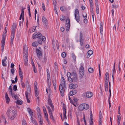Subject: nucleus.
<instances>
[{"instance_id": "f257e3e1", "label": "nucleus", "mask_w": 125, "mask_h": 125, "mask_svg": "<svg viewBox=\"0 0 125 125\" xmlns=\"http://www.w3.org/2000/svg\"><path fill=\"white\" fill-rule=\"evenodd\" d=\"M6 114L9 119L13 120L16 115V111L14 107L12 106L10 107L7 111Z\"/></svg>"}, {"instance_id": "f03ea898", "label": "nucleus", "mask_w": 125, "mask_h": 125, "mask_svg": "<svg viewBox=\"0 0 125 125\" xmlns=\"http://www.w3.org/2000/svg\"><path fill=\"white\" fill-rule=\"evenodd\" d=\"M6 27H5V33H4V32L3 33L2 36V39L1 42V50L2 51L4 50V46L5 42V37L6 35Z\"/></svg>"}, {"instance_id": "7ed1b4c3", "label": "nucleus", "mask_w": 125, "mask_h": 125, "mask_svg": "<svg viewBox=\"0 0 125 125\" xmlns=\"http://www.w3.org/2000/svg\"><path fill=\"white\" fill-rule=\"evenodd\" d=\"M109 81V73H106L105 74L104 77V86L105 91L106 92H107V91L108 85Z\"/></svg>"}, {"instance_id": "20e7f679", "label": "nucleus", "mask_w": 125, "mask_h": 125, "mask_svg": "<svg viewBox=\"0 0 125 125\" xmlns=\"http://www.w3.org/2000/svg\"><path fill=\"white\" fill-rule=\"evenodd\" d=\"M27 111L31 116V122L35 125H38L36 120L32 117L33 112L30 108H27Z\"/></svg>"}, {"instance_id": "39448f33", "label": "nucleus", "mask_w": 125, "mask_h": 125, "mask_svg": "<svg viewBox=\"0 0 125 125\" xmlns=\"http://www.w3.org/2000/svg\"><path fill=\"white\" fill-rule=\"evenodd\" d=\"M89 108V105L85 103L80 104L78 107V109L80 111H82L84 109L87 110Z\"/></svg>"}, {"instance_id": "423d86ee", "label": "nucleus", "mask_w": 125, "mask_h": 125, "mask_svg": "<svg viewBox=\"0 0 125 125\" xmlns=\"http://www.w3.org/2000/svg\"><path fill=\"white\" fill-rule=\"evenodd\" d=\"M84 72V70L83 65L82 64L81 65V67L79 69V78L82 79L83 76Z\"/></svg>"}, {"instance_id": "0eeeda50", "label": "nucleus", "mask_w": 125, "mask_h": 125, "mask_svg": "<svg viewBox=\"0 0 125 125\" xmlns=\"http://www.w3.org/2000/svg\"><path fill=\"white\" fill-rule=\"evenodd\" d=\"M75 17L77 22H78L80 21L79 11L77 9H76L74 13Z\"/></svg>"}, {"instance_id": "6e6552de", "label": "nucleus", "mask_w": 125, "mask_h": 125, "mask_svg": "<svg viewBox=\"0 0 125 125\" xmlns=\"http://www.w3.org/2000/svg\"><path fill=\"white\" fill-rule=\"evenodd\" d=\"M70 27V21L69 19H67L66 22V29L67 31H68Z\"/></svg>"}, {"instance_id": "1a4fd4ad", "label": "nucleus", "mask_w": 125, "mask_h": 125, "mask_svg": "<svg viewBox=\"0 0 125 125\" xmlns=\"http://www.w3.org/2000/svg\"><path fill=\"white\" fill-rule=\"evenodd\" d=\"M60 84H61L63 86L64 89L66 88V82L65 80L63 77H62L61 83Z\"/></svg>"}, {"instance_id": "9d476101", "label": "nucleus", "mask_w": 125, "mask_h": 125, "mask_svg": "<svg viewBox=\"0 0 125 125\" xmlns=\"http://www.w3.org/2000/svg\"><path fill=\"white\" fill-rule=\"evenodd\" d=\"M30 87H28L27 89V90L26 91L25 93V95L26 96L27 101L28 103H29L30 102V100L29 99L28 96V94L30 92Z\"/></svg>"}, {"instance_id": "9b49d317", "label": "nucleus", "mask_w": 125, "mask_h": 125, "mask_svg": "<svg viewBox=\"0 0 125 125\" xmlns=\"http://www.w3.org/2000/svg\"><path fill=\"white\" fill-rule=\"evenodd\" d=\"M42 34L40 33H37L36 32H35L32 35V38L33 39H35L37 38L41 37Z\"/></svg>"}, {"instance_id": "f8f14e48", "label": "nucleus", "mask_w": 125, "mask_h": 125, "mask_svg": "<svg viewBox=\"0 0 125 125\" xmlns=\"http://www.w3.org/2000/svg\"><path fill=\"white\" fill-rule=\"evenodd\" d=\"M82 31H81L80 32V44L82 46L83 44V35L82 34Z\"/></svg>"}, {"instance_id": "ddd939ff", "label": "nucleus", "mask_w": 125, "mask_h": 125, "mask_svg": "<svg viewBox=\"0 0 125 125\" xmlns=\"http://www.w3.org/2000/svg\"><path fill=\"white\" fill-rule=\"evenodd\" d=\"M23 54L24 55L28 54V48L26 45H24L23 48Z\"/></svg>"}, {"instance_id": "4468645a", "label": "nucleus", "mask_w": 125, "mask_h": 125, "mask_svg": "<svg viewBox=\"0 0 125 125\" xmlns=\"http://www.w3.org/2000/svg\"><path fill=\"white\" fill-rule=\"evenodd\" d=\"M71 77L74 81H76L77 80V74L75 72H73L72 73Z\"/></svg>"}, {"instance_id": "2eb2a0df", "label": "nucleus", "mask_w": 125, "mask_h": 125, "mask_svg": "<svg viewBox=\"0 0 125 125\" xmlns=\"http://www.w3.org/2000/svg\"><path fill=\"white\" fill-rule=\"evenodd\" d=\"M38 119L40 125H42V118L41 115H38Z\"/></svg>"}, {"instance_id": "dca6fc26", "label": "nucleus", "mask_w": 125, "mask_h": 125, "mask_svg": "<svg viewBox=\"0 0 125 125\" xmlns=\"http://www.w3.org/2000/svg\"><path fill=\"white\" fill-rule=\"evenodd\" d=\"M16 25L15 23L13 24L12 28L11 34H15V30L16 28Z\"/></svg>"}, {"instance_id": "f3484780", "label": "nucleus", "mask_w": 125, "mask_h": 125, "mask_svg": "<svg viewBox=\"0 0 125 125\" xmlns=\"http://www.w3.org/2000/svg\"><path fill=\"white\" fill-rule=\"evenodd\" d=\"M103 23L102 22H101L100 25L99 29L100 31L101 34L102 35V32L103 30Z\"/></svg>"}, {"instance_id": "a211bd4d", "label": "nucleus", "mask_w": 125, "mask_h": 125, "mask_svg": "<svg viewBox=\"0 0 125 125\" xmlns=\"http://www.w3.org/2000/svg\"><path fill=\"white\" fill-rule=\"evenodd\" d=\"M77 85L76 84H73L72 83L70 84L69 85V88L70 89H75L77 88Z\"/></svg>"}, {"instance_id": "6ab92c4d", "label": "nucleus", "mask_w": 125, "mask_h": 125, "mask_svg": "<svg viewBox=\"0 0 125 125\" xmlns=\"http://www.w3.org/2000/svg\"><path fill=\"white\" fill-rule=\"evenodd\" d=\"M48 103L51 106L52 108V111H53L54 110V108L53 105H52V101L49 98L48 101Z\"/></svg>"}, {"instance_id": "aec40b11", "label": "nucleus", "mask_w": 125, "mask_h": 125, "mask_svg": "<svg viewBox=\"0 0 125 125\" xmlns=\"http://www.w3.org/2000/svg\"><path fill=\"white\" fill-rule=\"evenodd\" d=\"M36 53L37 55H42V49L39 47V49H36Z\"/></svg>"}, {"instance_id": "412c9836", "label": "nucleus", "mask_w": 125, "mask_h": 125, "mask_svg": "<svg viewBox=\"0 0 125 125\" xmlns=\"http://www.w3.org/2000/svg\"><path fill=\"white\" fill-rule=\"evenodd\" d=\"M55 44H56L57 49H58L59 47L58 45V41L56 40L55 42L54 40H53L52 41V45L53 47L55 46Z\"/></svg>"}, {"instance_id": "4be33fe9", "label": "nucleus", "mask_w": 125, "mask_h": 125, "mask_svg": "<svg viewBox=\"0 0 125 125\" xmlns=\"http://www.w3.org/2000/svg\"><path fill=\"white\" fill-rule=\"evenodd\" d=\"M102 118V113L101 111L99 113V125H102L101 118Z\"/></svg>"}, {"instance_id": "5701e85b", "label": "nucleus", "mask_w": 125, "mask_h": 125, "mask_svg": "<svg viewBox=\"0 0 125 125\" xmlns=\"http://www.w3.org/2000/svg\"><path fill=\"white\" fill-rule=\"evenodd\" d=\"M5 97L6 100V102L7 103H9L10 100L9 97H8V94L7 93H5Z\"/></svg>"}, {"instance_id": "b1692460", "label": "nucleus", "mask_w": 125, "mask_h": 125, "mask_svg": "<svg viewBox=\"0 0 125 125\" xmlns=\"http://www.w3.org/2000/svg\"><path fill=\"white\" fill-rule=\"evenodd\" d=\"M93 93L91 92H87L86 93V97L87 98L91 97L93 96Z\"/></svg>"}, {"instance_id": "393cba45", "label": "nucleus", "mask_w": 125, "mask_h": 125, "mask_svg": "<svg viewBox=\"0 0 125 125\" xmlns=\"http://www.w3.org/2000/svg\"><path fill=\"white\" fill-rule=\"evenodd\" d=\"M24 65L25 66L27 65L28 61V56L27 55L25 56L24 57Z\"/></svg>"}, {"instance_id": "a878e982", "label": "nucleus", "mask_w": 125, "mask_h": 125, "mask_svg": "<svg viewBox=\"0 0 125 125\" xmlns=\"http://www.w3.org/2000/svg\"><path fill=\"white\" fill-rule=\"evenodd\" d=\"M77 92V91L76 90H74L72 91H71L69 93V94L71 96H73Z\"/></svg>"}, {"instance_id": "bb28decb", "label": "nucleus", "mask_w": 125, "mask_h": 125, "mask_svg": "<svg viewBox=\"0 0 125 125\" xmlns=\"http://www.w3.org/2000/svg\"><path fill=\"white\" fill-rule=\"evenodd\" d=\"M42 19L43 23H44L45 25H46L47 24V21L46 18L43 16L42 17Z\"/></svg>"}, {"instance_id": "cd10ccee", "label": "nucleus", "mask_w": 125, "mask_h": 125, "mask_svg": "<svg viewBox=\"0 0 125 125\" xmlns=\"http://www.w3.org/2000/svg\"><path fill=\"white\" fill-rule=\"evenodd\" d=\"M10 95H11L12 98H15V99L17 100L18 99V96L16 94H14L13 93H12Z\"/></svg>"}, {"instance_id": "c85d7f7f", "label": "nucleus", "mask_w": 125, "mask_h": 125, "mask_svg": "<svg viewBox=\"0 0 125 125\" xmlns=\"http://www.w3.org/2000/svg\"><path fill=\"white\" fill-rule=\"evenodd\" d=\"M34 89L35 90V95L36 97H37L39 94V92L38 91V89L35 87Z\"/></svg>"}, {"instance_id": "c756f323", "label": "nucleus", "mask_w": 125, "mask_h": 125, "mask_svg": "<svg viewBox=\"0 0 125 125\" xmlns=\"http://www.w3.org/2000/svg\"><path fill=\"white\" fill-rule=\"evenodd\" d=\"M24 10L22 9H21V14L20 17V20H21V17L22 16V19L23 20V16H24Z\"/></svg>"}, {"instance_id": "7c9ffc66", "label": "nucleus", "mask_w": 125, "mask_h": 125, "mask_svg": "<svg viewBox=\"0 0 125 125\" xmlns=\"http://www.w3.org/2000/svg\"><path fill=\"white\" fill-rule=\"evenodd\" d=\"M44 116H45V117L46 118V119L47 121L48 122V124H49L50 122L49 121V120H48V114L47 113V112H44Z\"/></svg>"}, {"instance_id": "2f4dec72", "label": "nucleus", "mask_w": 125, "mask_h": 125, "mask_svg": "<svg viewBox=\"0 0 125 125\" xmlns=\"http://www.w3.org/2000/svg\"><path fill=\"white\" fill-rule=\"evenodd\" d=\"M54 1L53 0V4H54V11H55V13H56L57 14V15H58L56 9V1H55V0H54Z\"/></svg>"}, {"instance_id": "473e14b6", "label": "nucleus", "mask_w": 125, "mask_h": 125, "mask_svg": "<svg viewBox=\"0 0 125 125\" xmlns=\"http://www.w3.org/2000/svg\"><path fill=\"white\" fill-rule=\"evenodd\" d=\"M50 86H48V88L46 89V92L47 93H48V91H49V93H51V90L50 88Z\"/></svg>"}, {"instance_id": "72a5a7b5", "label": "nucleus", "mask_w": 125, "mask_h": 125, "mask_svg": "<svg viewBox=\"0 0 125 125\" xmlns=\"http://www.w3.org/2000/svg\"><path fill=\"white\" fill-rule=\"evenodd\" d=\"M96 13L97 14H98L99 13V12L98 6V5L96 4Z\"/></svg>"}, {"instance_id": "f704fd0d", "label": "nucleus", "mask_w": 125, "mask_h": 125, "mask_svg": "<svg viewBox=\"0 0 125 125\" xmlns=\"http://www.w3.org/2000/svg\"><path fill=\"white\" fill-rule=\"evenodd\" d=\"M9 92H10V94H12L13 93L12 92V88L11 87V85H10L8 89Z\"/></svg>"}, {"instance_id": "c9c22d12", "label": "nucleus", "mask_w": 125, "mask_h": 125, "mask_svg": "<svg viewBox=\"0 0 125 125\" xmlns=\"http://www.w3.org/2000/svg\"><path fill=\"white\" fill-rule=\"evenodd\" d=\"M32 68L33 70L35 73H36L37 72V70H36L35 68V66L34 64H32Z\"/></svg>"}, {"instance_id": "e433bc0d", "label": "nucleus", "mask_w": 125, "mask_h": 125, "mask_svg": "<svg viewBox=\"0 0 125 125\" xmlns=\"http://www.w3.org/2000/svg\"><path fill=\"white\" fill-rule=\"evenodd\" d=\"M16 103L18 104H22V101L18 100L16 101Z\"/></svg>"}, {"instance_id": "4c0bfd02", "label": "nucleus", "mask_w": 125, "mask_h": 125, "mask_svg": "<svg viewBox=\"0 0 125 125\" xmlns=\"http://www.w3.org/2000/svg\"><path fill=\"white\" fill-rule=\"evenodd\" d=\"M63 86L61 84H60L59 89L60 92L63 91Z\"/></svg>"}, {"instance_id": "58836bf2", "label": "nucleus", "mask_w": 125, "mask_h": 125, "mask_svg": "<svg viewBox=\"0 0 125 125\" xmlns=\"http://www.w3.org/2000/svg\"><path fill=\"white\" fill-rule=\"evenodd\" d=\"M88 71L90 73H92L93 72L94 70L92 68L90 67L88 69Z\"/></svg>"}, {"instance_id": "ea45409f", "label": "nucleus", "mask_w": 125, "mask_h": 125, "mask_svg": "<svg viewBox=\"0 0 125 125\" xmlns=\"http://www.w3.org/2000/svg\"><path fill=\"white\" fill-rule=\"evenodd\" d=\"M66 109H65L63 112V117L64 118H66Z\"/></svg>"}, {"instance_id": "a19ab883", "label": "nucleus", "mask_w": 125, "mask_h": 125, "mask_svg": "<svg viewBox=\"0 0 125 125\" xmlns=\"http://www.w3.org/2000/svg\"><path fill=\"white\" fill-rule=\"evenodd\" d=\"M46 106L47 108L48 111L49 112V113H52V111L49 107L47 105H46Z\"/></svg>"}, {"instance_id": "79ce46f5", "label": "nucleus", "mask_w": 125, "mask_h": 125, "mask_svg": "<svg viewBox=\"0 0 125 125\" xmlns=\"http://www.w3.org/2000/svg\"><path fill=\"white\" fill-rule=\"evenodd\" d=\"M87 53L88 55H92L93 54V52L92 50H89L88 52Z\"/></svg>"}, {"instance_id": "37998d69", "label": "nucleus", "mask_w": 125, "mask_h": 125, "mask_svg": "<svg viewBox=\"0 0 125 125\" xmlns=\"http://www.w3.org/2000/svg\"><path fill=\"white\" fill-rule=\"evenodd\" d=\"M68 80L70 82H73V78H72V77H68Z\"/></svg>"}, {"instance_id": "c03bdc74", "label": "nucleus", "mask_w": 125, "mask_h": 125, "mask_svg": "<svg viewBox=\"0 0 125 125\" xmlns=\"http://www.w3.org/2000/svg\"><path fill=\"white\" fill-rule=\"evenodd\" d=\"M38 42L39 43L41 44L42 43V42L41 37H39L38 39Z\"/></svg>"}, {"instance_id": "a18cd8bd", "label": "nucleus", "mask_w": 125, "mask_h": 125, "mask_svg": "<svg viewBox=\"0 0 125 125\" xmlns=\"http://www.w3.org/2000/svg\"><path fill=\"white\" fill-rule=\"evenodd\" d=\"M41 40H42L43 42H45V38L44 36H41Z\"/></svg>"}, {"instance_id": "49530a36", "label": "nucleus", "mask_w": 125, "mask_h": 125, "mask_svg": "<svg viewBox=\"0 0 125 125\" xmlns=\"http://www.w3.org/2000/svg\"><path fill=\"white\" fill-rule=\"evenodd\" d=\"M32 45L34 47L36 46L37 45V42H33L32 44Z\"/></svg>"}, {"instance_id": "de8ad7c7", "label": "nucleus", "mask_w": 125, "mask_h": 125, "mask_svg": "<svg viewBox=\"0 0 125 125\" xmlns=\"http://www.w3.org/2000/svg\"><path fill=\"white\" fill-rule=\"evenodd\" d=\"M72 73L69 72H68L67 73V76L68 77H71Z\"/></svg>"}, {"instance_id": "09e8293b", "label": "nucleus", "mask_w": 125, "mask_h": 125, "mask_svg": "<svg viewBox=\"0 0 125 125\" xmlns=\"http://www.w3.org/2000/svg\"><path fill=\"white\" fill-rule=\"evenodd\" d=\"M76 125H80L79 119L77 117V123Z\"/></svg>"}, {"instance_id": "8fccbe9b", "label": "nucleus", "mask_w": 125, "mask_h": 125, "mask_svg": "<svg viewBox=\"0 0 125 125\" xmlns=\"http://www.w3.org/2000/svg\"><path fill=\"white\" fill-rule=\"evenodd\" d=\"M117 121L120 122L121 120V116L120 115H118L117 116Z\"/></svg>"}, {"instance_id": "3c124183", "label": "nucleus", "mask_w": 125, "mask_h": 125, "mask_svg": "<svg viewBox=\"0 0 125 125\" xmlns=\"http://www.w3.org/2000/svg\"><path fill=\"white\" fill-rule=\"evenodd\" d=\"M23 73L22 71L19 72V75L20 78L23 77Z\"/></svg>"}, {"instance_id": "603ef678", "label": "nucleus", "mask_w": 125, "mask_h": 125, "mask_svg": "<svg viewBox=\"0 0 125 125\" xmlns=\"http://www.w3.org/2000/svg\"><path fill=\"white\" fill-rule=\"evenodd\" d=\"M14 34H11L10 37V40H13L14 38Z\"/></svg>"}, {"instance_id": "864d4df0", "label": "nucleus", "mask_w": 125, "mask_h": 125, "mask_svg": "<svg viewBox=\"0 0 125 125\" xmlns=\"http://www.w3.org/2000/svg\"><path fill=\"white\" fill-rule=\"evenodd\" d=\"M49 114L51 118L52 119V120H54L52 113H49Z\"/></svg>"}, {"instance_id": "5fc2aeb1", "label": "nucleus", "mask_w": 125, "mask_h": 125, "mask_svg": "<svg viewBox=\"0 0 125 125\" xmlns=\"http://www.w3.org/2000/svg\"><path fill=\"white\" fill-rule=\"evenodd\" d=\"M22 125L27 124L25 120L24 119H23L22 121Z\"/></svg>"}, {"instance_id": "6e6d98bb", "label": "nucleus", "mask_w": 125, "mask_h": 125, "mask_svg": "<svg viewBox=\"0 0 125 125\" xmlns=\"http://www.w3.org/2000/svg\"><path fill=\"white\" fill-rule=\"evenodd\" d=\"M90 125H93V119H90V121L89 122Z\"/></svg>"}, {"instance_id": "4d7b16f0", "label": "nucleus", "mask_w": 125, "mask_h": 125, "mask_svg": "<svg viewBox=\"0 0 125 125\" xmlns=\"http://www.w3.org/2000/svg\"><path fill=\"white\" fill-rule=\"evenodd\" d=\"M65 16H62V17H61L60 18V20L62 21H64V19Z\"/></svg>"}, {"instance_id": "13d9d810", "label": "nucleus", "mask_w": 125, "mask_h": 125, "mask_svg": "<svg viewBox=\"0 0 125 125\" xmlns=\"http://www.w3.org/2000/svg\"><path fill=\"white\" fill-rule=\"evenodd\" d=\"M52 83L53 85H56V81L55 79L52 80Z\"/></svg>"}, {"instance_id": "bf43d9fd", "label": "nucleus", "mask_w": 125, "mask_h": 125, "mask_svg": "<svg viewBox=\"0 0 125 125\" xmlns=\"http://www.w3.org/2000/svg\"><path fill=\"white\" fill-rule=\"evenodd\" d=\"M47 82L48 84V86H51V81L50 80L47 81Z\"/></svg>"}, {"instance_id": "052dcab7", "label": "nucleus", "mask_w": 125, "mask_h": 125, "mask_svg": "<svg viewBox=\"0 0 125 125\" xmlns=\"http://www.w3.org/2000/svg\"><path fill=\"white\" fill-rule=\"evenodd\" d=\"M17 89V87L16 85H15L13 86V90L14 91H16Z\"/></svg>"}, {"instance_id": "680f3d73", "label": "nucleus", "mask_w": 125, "mask_h": 125, "mask_svg": "<svg viewBox=\"0 0 125 125\" xmlns=\"http://www.w3.org/2000/svg\"><path fill=\"white\" fill-rule=\"evenodd\" d=\"M5 62H4L3 61H2V65L4 66H6V64L5 63Z\"/></svg>"}, {"instance_id": "e2e57ef3", "label": "nucleus", "mask_w": 125, "mask_h": 125, "mask_svg": "<svg viewBox=\"0 0 125 125\" xmlns=\"http://www.w3.org/2000/svg\"><path fill=\"white\" fill-rule=\"evenodd\" d=\"M83 119L84 121V122L85 124V125H87V123H86V120L85 119V115H83Z\"/></svg>"}, {"instance_id": "0e129e2a", "label": "nucleus", "mask_w": 125, "mask_h": 125, "mask_svg": "<svg viewBox=\"0 0 125 125\" xmlns=\"http://www.w3.org/2000/svg\"><path fill=\"white\" fill-rule=\"evenodd\" d=\"M118 7V6L117 5H113L112 6V7L113 8V9H116V8H117Z\"/></svg>"}, {"instance_id": "69168bd1", "label": "nucleus", "mask_w": 125, "mask_h": 125, "mask_svg": "<svg viewBox=\"0 0 125 125\" xmlns=\"http://www.w3.org/2000/svg\"><path fill=\"white\" fill-rule=\"evenodd\" d=\"M42 8H43V10L44 11H45V7L44 4L43 3H42Z\"/></svg>"}, {"instance_id": "338daca9", "label": "nucleus", "mask_w": 125, "mask_h": 125, "mask_svg": "<svg viewBox=\"0 0 125 125\" xmlns=\"http://www.w3.org/2000/svg\"><path fill=\"white\" fill-rule=\"evenodd\" d=\"M11 73L13 75L14 73V70L13 68H12L11 69Z\"/></svg>"}, {"instance_id": "774afa93", "label": "nucleus", "mask_w": 125, "mask_h": 125, "mask_svg": "<svg viewBox=\"0 0 125 125\" xmlns=\"http://www.w3.org/2000/svg\"><path fill=\"white\" fill-rule=\"evenodd\" d=\"M21 85H22V87L23 88H24L25 86V85L24 84L23 82H21Z\"/></svg>"}]
</instances>
